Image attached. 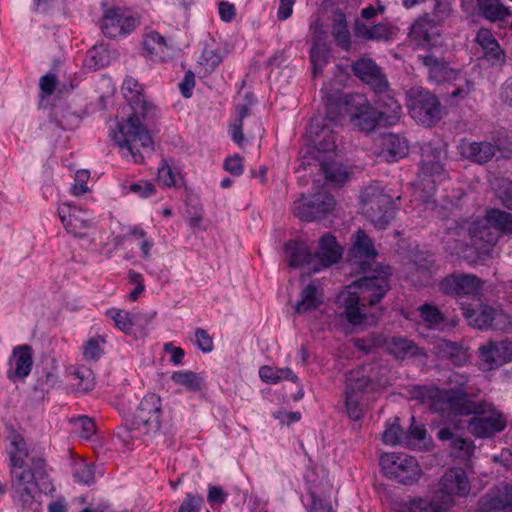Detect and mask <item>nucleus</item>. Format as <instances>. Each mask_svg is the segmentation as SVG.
Returning <instances> with one entry per match:
<instances>
[{
	"mask_svg": "<svg viewBox=\"0 0 512 512\" xmlns=\"http://www.w3.org/2000/svg\"><path fill=\"white\" fill-rule=\"evenodd\" d=\"M73 376L78 380L79 390L87 392L94 388V374L91 369L83 366L78 367L74 370Z\"/></svg>",
	"mask_w": 512,
	"mask_h": 512,
	"instance_id": "51",
	"label": "nucleus"
},
{
	"mask_svg": "<svg viewBox=\"0 0 512 512\" xmlns=\"http://www.w3.org/2000/svg\"><path fill=\"white\" fill-rule=\"evenodd\" d=\"M380 147L379 155L388 162H396L404 158L409 152V145L406 138L397 134H383L378 139Z\"/></svg>",
	"mask_w": 512,
	"mask_h": 512,
	"instance_id": "26",
	"label": "nucleus"
},
{
	"mask_svg": "<svg viewBox=\"0 0 512 512\" xmlns=\"http://www.w3.org/2000/svg\"><path fill=\"white\" fill-rule=\"evenodd\" d=\"M355 76L369 85L375 93L381 95L388 91L389 83L386 75L375 61L369 57H361L352 64Z\"/></svg>",
	"mask_w": 512,
	"mask_h": 512,
	"instance_id": "16",
	"label": "nucleus"
},
{
	"mask_svg": "<svg viewBox=\"0 0 512 512\" xmlns=\"http://www.w3.org/2000/svg\"><path fill=\"white\" fill-rule=\"evenodd\" d=\"M58 214L66 231L74 237L84 238L93 228L91 214L80 207L63 203L58 208Z\"/></svg>",
	"mask_w": 512,
	"mask_h": 512,
	"instance_id": "15",
	"label": "nucleus"
},
{
	"mask_svg": "<svg viewBox=\"0 0 512 512\" xmlns=\"http://www.w3.org/2000/svg\"><path fill=\"white\" fill-rule=\"evenodd\" d=\"M202 503V496L189 493L181 503L178 512H199Z\"/></svg>",
	"mask_w": 512,
	"mask_h": 512,
	"instance_id": "58",
	"label": "nucleus"
},
{
	"mask_svg": "<svg viewBox=\"0 0 512 512\" xmlns=\"http://www.w3.org/2000/svg\"><path fill=\"white\" fill-rule=\"evenodd\" d=\"M171 380L190 392H198L203 387V379L193 371H176L172 374Z\"/></svg>",
	"mask_w": 512,
	"mask_h": 512,
	"instance_id": "40",
	"label": "nucleus"
},
{
	"mask_svg": "<svg viewBox=\"0 0 512 512\" xmlns=\"http://www.w3.org/2000/svg\"><path fill=\"white\" fill-rule=\"evenodd\" d=\"M122 93L131 114L124 123L118 125V129L111 136L123 157L131 159L135 164H141L145 158L143 151L152 150L153 141L147 125L156 118L157 108L147 100L143 85L132 76L124 79Z\"/></svg>",
	"mask_w": 512,
	"mask_h": 512,
	"instance_id": "1",
	"label": "nucleus"
},
{
	"mask_svg": "<svg viewBox=\"0 0 512 512\" xmlns=\"http://www.w3.org/2000/svg\"><path fill=\"white\" fill-rule=\"evenodd\" d=\"M454 505L449 497L438 498L435 494L431 499L414 498L408 502L396 504L393 512H448Z\"/></svg>",
	"mask_w": 512,
	"mask_h": 512,
	"instance_id": "24",
	"label": "nucleus"
},
{
	"mask_svg": "<svg viewBox=\"0 0 512 512\" xmlns=\"http://www.w3.org/2000/svg\"><path fill=\"white\" fill-rule=\"evenodd\" d=\"M383 441L388 445L405 444L404 433L398 423H393L388 426L383 432Z\"/></svg>",
	"mask_w": 512,
	"mask_h": 512,
	"instance_id": "55",
	"label": "nucleus"
},
{
	"mask_svg": "<svg viewBox=\"0 0 512 512\" xmlns=\"http://www.w3.org/2000/svg\"><path fill=\"white\" fill-rule=\"evenodd\" d=\"M470 492V483L466 472L462 468L447 470L441 477L439 488L435 492L438 498L449 497L454 502V496L464 497Z\"/></svg>",
	"mask_w": 512,
	"mask_h": 512,
	"instance_id": "18",
	"label": "nucleus"
},
{
	"mask_svg": "<svg viewBox=\"0 0 512 512\" xmlns=\"http://www.w3.org/2000/svg\"><path fill=\"white\" fill-rule=\"evenodd\" d=\"M224 168L232 175L239 176L243 173V159L238 155L229 157L225 160Z\"/></svg>",
	"mask_w": 512,
	"mask_h": 512,
	"instance_id": "63",
	"label": "nucleus"
},
{
	"mask_svg": "<svg viewBox=\"0 0 512 512\" xmlns=\"http://www.w3.org/2000/svg\"><path fill=\"white\" fill-rule=\"evenodd\" d=\"M360 198L365 217L376 228L385 229L395 214L392 197L379 183H372L362 190Z\"/></svg>",
	"mask_w": 512,
	"mask_h": 512,
	"instance_id": "7",
	"label": "nucleus"
},
{
	"mask_svg": "<svg viewBox=\"0 0 512 512\" xmlns=\"http://www.w3.org/2000/svg\"><path fill=\"white\" fill-rule=\"evenodd\" d=\"M371 346L383 348L396 359H404L417 354V346L415 343L404 337H385L381 334L374 335L372 336Z\"/></svg>",
	"mask_w": 512,
	"mask_h": 512,
	"instance_id": "23",
	"label": "nucleus"
},
{
	"mask_svg": "<svg viewBox=\"0 0 512 512\" xmlns=\"http://www.w3.org/2000/svg\"><path fill=\"white\" fill-rule=\"evenodd\" d=\"M138 23V19L129 11L119 7H111L103 13L101 30L105 36L115 39L129 35Z\"/></svg>",
	"mask_w": 512,
	"mask_h": 512,
	"instance_id": "14",
	"label": "nucleus"
},
{
	"mask_svg": "<svg viewBox=\"0 0 512 512\" xmlns=\"http://www.w3.org/2000/svg\"><path fill=\"white\" fill-rule=\"evenodd\" d=\"M354 32L359 38L373 41H387L392 39L395 34L394 28L383 22L376 25H369L356 21Z\"/></svg>",
	"mask_w": 512,
	"mask_h": 512,
	"instance_id": "31",
	"label": "nucleus"
},
{
	"mask_svg": "<svg viewBox=\"0 0 512 512\" xmlns=\"http://www.w3.org/2000/svg\"><path fill=\"white\" fill-rule=\"evenodd\" d=\"M105 338L103 336H94L83 343V357L87 361H97L102 356L104 350Z\"/></svg>",
	"mask_w": 512,
	"mask_h": 512,
	"instance_id": "44",
	"label": "nucleus"
},
{
	"mask_svg": "<svg viewBox=\"0 0 512 512\" xmlns=\"http://www.w3.org/2000/svg\"><path fill=\"white\" fill-rule=\"evenodd\" d=\"M467 232L471 245L483 255L489 253L499 238L498 232L488 219V213L485 218L470 223Z\"/></svg>",
	"mask_w": 512,
	"mask_h": 512,
	"instance_id": "17",
	"label": "nucleus"
},
{
	"mask_svg": "<svg viewBox=\"0 0 512 512\" xmlns=\"http://www.w3.org/2000/svg\"><path fill=\"white\" fill-rule=\"evenodd\" d=\"M423 401H429L431 409L436 412H449L455 415H470L475 411L477 402L468 398L462 389L442 390L435 387L420 389Z\"/></svg>",
	"mask_w": 512,
	"mask_h": 512,
	"instance_id": "8",
	"label": "nucleus"
},
{
	"mask_svg": "<svg viewBox=\"0 0 512 512\" xmlns=\"http://www.w3.org/2000/svg\"><path fill=\"white\" fill-rule=\"evenodd\" d=\"M419 311L420 317L430 328L437 327L443 321L442 313L435 306L424 304Z\"/></svg>",
	"mask_w": 512,
	"mask_h": 512,
	"instance_id": "52",
	"label": "nucleus"
},
{
	"mask_svg": "<svg viewBox=\"0 0 512 512\" xmlns=\"http://www.w3.org/2000/svg\"><path fill=\"white\" fill-rule=\"evenodd\" d=\"M326 87L321 89L326 101L325 118L315 117L311 120L307 127V137L314 145L319 153L331 154L336 150V132L334 127L342 118V103L340 96L335 94H327Z\"/></svg>",
	"mask_w": 512,
	"mask_h": 512,
	"instance_id": "4",
	"label": "nucleus"
},
{
	"mask_svg": "<svg viewBox=\"0 0 512 512\" xmlns=\"http://www.w3.org/2000/svg\"><path fill=\"white\" fill-rule=\"evenodd\" d=\"M388 274L386 272L361 278L348 285L341 291L336 303L343 308L342 315L352 325H358L365 319L361 306H372L379 302L389 290Z\"/></svg>",
	"mask_w": 512,
	"mask_h": 512,
	"instance_id": "3",
	"label": "nucleus"
},
{
	"mask_svg": "<svg viewBox=\"0 0 512 512\" xmlns=\"http://www.w3.org/2000/svg\"><path fill=\"white\" fill-rule=\"evenodd\" d=\"M335 207L334 197L326 192H319L310 197H301L293 205V213L303 221H315L324 218Z\"/></svg>",
	"mask_w": 512,
	"mask_h": 512,
	"instance_id": "13",
	"label": "nucleus"
},
{
	"mask_svg": "<svg viewBox=\"0 0 512 512\" xmlns=\"http://www.w3.org/2000/svg\"><path fill=\"white\" fill-rule=\"evenodd\" d=\"M226 499L227 494L220 486H209L207 500L211 506L221 505L225 503Z\"/></svg>",
	"mask_w": 512,
	"mask_h": 512,
	"instance_id": "64",
	"label": "nucleus"
},
{
	"mask_svg": "<svg viewBox=\"0 0 512 512\" xmlns=\"http://www.w3.org/2000/svg\"><path fill=\"white\" fill-rule=\"evenodd\" d=\"M332 34L335 41L339 46L348 49L350 46V32L346 25L345 15L342 13L336 14L333 19Z\"/></svg>",
	"mask_w": 512,
	"mask_h": 512,
	"instance_id": "43",
	"label": "nucleus"
},
{
	"mask_svg": "<svg viewBox=\"0 0 512 512\" xmlns=\"http://www.w3.org/2000/svg\"><path fill=\"white\" fill-rule=\"evenodd\" d=\"M436 348L439 356L450 359L455 365H463L468 359L467 350L456 342L441 339Z\"/></svg>",
	"mask_w": 512,
	"mask_h": 512,
	"instance_id": "37",
	"label": "nucleus"
},
{
	"mask_svg": "<svg viewBox=\"0 0 512 512\" xmlns=\"http://www.w3.org/2000/svg\"><path fill=\"white\" fill-rule=\"evenodd\" d=\"M7 378L12 382L23 381L31 373L33 366V350L27 344L13 348L8 360Z\"/></svg>",
	"mask_w": 512,
	"mask_h": 512,
	"instance_id": "19",
	"label": "nucleus"
},
{
	"mask_svg": "<svg viewBox=\"0 0 512 512\" xmlns=\"http://www.w3.org/2000/svg\"><path fill=\"white\" fill-rule=\"evenodd\" d=\"M228 55V50L216 43L206 44L200 56L199 64L206 72H213Z\"/></svg>",
	"mask_w": 512,
	"mask_h": 512,
	"instance_id": "34",
	"label": "nucleus"
},
{
	"mask_svg": "<svg viewBox=\"0 0 512 512\" xmlns=\"http://www.w3.org/2000/svg\"><path fill=\"white\" fill-rule=\"evenodd\" d=\"M383 474L400 484L412 485L419 481L423 472L415 457L405 453H385L380 457Z\"/></svg>",
	"mask_w": 512,
	"mask_h": 512,
	"instance_id": "9",
	"label": "nucleus"
},
{
	"mask_svg": "<svg viewBox=\"0 0 512 512\" xmlns=\"http://www.w3.org/2000/svg\"><path fill=\"white\" fill-rule=\"evenodd\" d=\"M321 303L322 293L314 283H311L302 290L300 301L296 305V312L301 314L315 310Z\"/></svg>",
	"mask_w": 512,
	"mask_h": 512,
	"instance_id": "38",
	"label": "nucleus"
},
{
	"mask_svg": "<svg viewBox=\"0 0 512 512\" xmlns=\"http://www.w3.org/2000/svg\"><path fill=\"white\" fill-rule=\"evenodd\" d=\"M426 436V429L423 425L414 423V417H412V424L408 430L407 435L404 437L405 445L416 446L418 443L424 440Z\"/></svg>",
	"mask_w": 512,
	"mask_h": 512,
	"instance_id": "56",
	"label": "nucleus"
},
{
	"mask_svg": "<svg viewBox=\"0 0 512 512\" xmlns=\"http://www.w3.org/2000/svg\"><path fill=\"white\" fill-rule=\"evenodd\" d=\"M353 246L356 253L361 257L374 258L376 256L374 245L363 230L357 231Z\"/></svg>",
	"mask_w": 512,
	"mask_h": 512,
	"instance_id": "46",
	"label": "nucleus"
},
{
	"mask_svg": "<svg viewBox=\"0 0 512 512\" xmlns=\"http://www.w3.org/2000/svg\"><path fill=\"white\" fill-rule=\"evenodd\" d=\"M475 41L483 49L484 58L492 66L502 67L505 64L506 54L489 29H479Z\"/></svg>",
	"mask_w": 512,
	"mask_h": 512,
	"instance_id": "27",
	"label": "nucleus"
},
{
	"mask_svg": "<svg viewBox=\"0 0 512 512\" xmlns=\"http://www.w3.org/2000/svg\"><path fill=\"white\" fill-rule=\"evenodd\" d=\"M157 180L163 186H174L176 184V175L167 163H162L158 167Z\"/></svg>",
	"mask_w": 512,
	"mask_h": 512,
	"instance_id": "59",
	"label": "nucleus"
},
{
	"mask_svg": "<svg viewBox=\"0 0 512 512\" xmlns=\"http://www.w3.org/2000/svg\"><path fill=\"white\" fill-rule=\"evenodd\" d=\"M407 106L411 117L425 127H432L441 119V103L427 90H411Z\"/></svg>",
	"mask_w": 512,
	"mask_h": 512,
	"instance_id": "11",
	"label": "nucleus"
},
{
	"mask_svg": "<svg viewBox=\"0 0 512 512\" xmlns=\"http://www.w3.org/2000/svg\"><path fill=\"white\" fill-rule=\"evenodd\" d=\"M450 447L453 451V455L459 458L469 457L474 450V445L471 440L460 437L453 439L450 443Z\"/></svg>",
	"mask_w": 512,
	"mask_h": 512,
	"instance_id": "54",
	"label": "nucleus"
},
{
	"mask_svg": "<svg viewBox=\"0 0 512 512\" xmlns=\"http://www.w3.org/2000/svg\"><path fill=\"white\" fill-rule=\"evenodd\" d=\"M472 414L475 416L469 420L468 430L478 438L491 437L506 428L504 416L491 403L477 402Z\"/></svg>",
	"mask_w": 512,
	"mask_h": 512,
	"instance_id": "10",
	"label": "nucleus"
},
{
	"mask_svg": "<svg viewBox=\"0 0 512 512\" xmlns=\"http://www.w3.org/2000/svg\"><path fill=\"white\" fill-rule=\"evenodd\" d=\"M419 59L428 68L429 76L436 83L452 80L456 77V71L450 68L445 62L440 61L433 55H422Z\"/></svg>",
	"mask_w": 512,
	"mask_h": 512,
	"instance_id": "32",
	"label": "nucleus"
},
{
	"mask_svg": "<svg viewBox=\"0 0 512 512\" xmlns=\"http://www.w3.org/2000/svg\"><path fill=\"white\" fill-rule=\"evenodd\" d=\"M482 512L507 511L512 509V486H504L497 494H487L479 501Z\"/></svg>",
	"mask_w": 512,
	"mask_h": 512,
	"instance_id": "30",
	"label": "nucleus"
},
{
	"mask_svg": "<svg viewBox=\"0 0 512 512\" xmlns=\"http://www.w3.org/2000/svg\"><path fill=\"white\" fill-rule=\"evenodd\" d=\"M123 189L127 193H133L141 198H148L155 193V187L148 181H139L131 184H123Z\"/></svg>",
	"mask_w": 512,
	"mask_h": 512,
	"instance_id": "53",
	"label": "nucleus"
},
{
	"mask_svg": "<svg viewBox=\"0 0 512 512\" xmlns=\"http://www.w3.org/2000/svg\"><path fill=\"white\" fill-rule=\"evenodd\" d=\"M90 178V173L87 170H79L75 174L74 184L71 187V193L74 196H81L88 192L87 182Z\"/></svg>",
	"mask_w": 512,
	"mask_h": 512,
	"instance_id": "57",
	"label": "nucleus"
},
{
	"mask_svg": "<svg viewBox=\"0 0 512 512\" xmlns=\"http://www.w3.org/2000/svg\"><path fill=\"white\" fill-rule=\"evenodd\" d=\"M75 425L80 430V436L89 439L96 431L95 423L87 416H81L75 420Z\"/></svg>",
	"mask_w": 512,
	"mask_h": 512,
	"instance_id": "60",
	"label": "nucleus"
},
{
	"mask_svg": "<svg viewBox=\"0 0 512 512\" xmlns=\"http://www.w3.org/2000/svg\"><path fill=\"white\" fill-rule=\"evenodd\" d=\"M332 493L333 487L331 485L323 491L318 489L311 491L312 503L309 512H336L332 506Z\"/></svg>",
	"mask_w": 512,
	"mask_h": 512,
	"instance_id": "39",
	"label": "nucleus"
},
{
	"mask_svg": "<svg viewBox=\"0 0 512 512\" xmlns=\"http://www.w3.org/2000/svg\"><path fill=\"white\" fill-rule=\"evenodd\" d=\"M480 359L487 369H493L501 364L500 349L497 344L489 343L479 348Z\"/></svg>",
	"mask_w": 512,
	"mask_h": 512,
	"instance_id": "48",
	"label": "nucleus"
},
{
	"mask_svg": "<svg viewBox=\"0 0 512 512\" xmlns=\"http://www.w3.org/2000/svg\"><path fill=\"white\" fill-rule=\"evenodd\" d=\"M106 315L112 319L115 326L123 332H130L134 326V319L128 311L111 308L107 310Z\"/></svg>",
	"mask_w": 512,
	"mask_h": 512,
	"instance_id": "47",
	"label": "nucleus"
},
{
	"mask_svg": "<svg viewBox=\"0 0 512 512\" xmlns=\"http://www.w3.org/2000/svg\"><path fill=\"white\" fill-rule=\"evenodd\" d=\"M462 310L470 325L479 329L488 328L495 317V310L487 305H480L478 309L472 308L470 305L462 306Z\"/></svg>",
	"mask_w": 512,
	"mask_h": 512,
	"instance_id": "35",
	"label": "nucleus"
},
{
	"mask_svg": "<svg viewBox=\"0 0 512 512\" xmlns=\"http://www.w3.org/2000/svg\"><path fill=\"white\" fill-rule=\"evenodd\" d=\"M72 474L75 481L85 485H90L95 480L92 467L83 460H78L73 463Z\"/></svg>",
	"mask_w": 512,
	"mask_h": 512,
	"instance_id": "49",
	"label": "nucleus"
},
{
	"mask_svg": "<svg viewBox=\"0 0 512 512\" xmlns=\"http://www.w3.org/2000/svg\"><path fill=\"white\" fill-rule=\"evenodd\" d=\"M440 27L430 21V16L424 14L412 24L409 38L416 46L429 48L437 44L440 38Z\"/></svg>",
	"mask_w": 512,
	"mask_h": 512,
	"instance_id": "21",
	"label": "nucleus"
},
{
	"mask_svg": "<svg viewBox=\"0 0 512 512\" xmlns=\"http://www.w3.org/2000/svg\"><path fill=\"white\" fill-rule=\"evenodd\" d=\"M451 11L452 9L449 2L436 0L432 13L427 14L430 16V21L440 27L450 17Z\"/></svg>",
	"mask_w": 512,
	"mask_h": 512,
	"instance_id": "50",
	"label": "nucleus"
},
{
	"mask_svg": "<svg viewBox=\"0 0 512 512\" xmlns=\"http://www.w3.org/2000/svg\"><path fill=\"white\" fill-rule=\"evenodd\" d=\"M500 189H504L503 192H497L500 201L506 208L512 209V184L503 179L500 181Z\"/></svg>",
	"mask_w": 512,
	"mask_h": 512,
	"instance_id": "62",
	"label": "nucleus"
},
{
	"mask_svg": "<svg viewBox=\"0 0 512 512\" xmlns=\"http://www.w3.org/2000/svg\"><path fill=\"white\" fill-rule=\"evenodd\" d=\"M321 170L326 179L335 184L343 183L348 177V172L345 167L335 161L321 162Z\"/></svg>",
	"mask_w": 512,
	"mask_h": 512,
	"instance_id": "45",
	"label": "nucleus"
},
{
	"mask_svg": "<svg viewBox=\"0 0 512 512\" xmlns=\"http://www.w3.org/2000/svg\"><path fill=\"white\" fill-rule=\"evenodd\" d=\"M386 103L389 110H377L364 97L357 95L352 97L349 104L351 107L350 121L360 131L371 132L378 124L394 125L400 119L401 106L391 97Z\"/></svg>",
	"mask_w": 512,
	"mask_h": 512,
	"instance_id": "6",
	"label": "nucleus"
},
{
	"mask_svg": "<svg viewBox=\"0 0 512 512\" xmlns=\"http://www.w3.org/2000/svg\"><path fill=\"white\" fill-rule=\"evenodd\" d=\"M313 256H315L313 272H318L322 268L337 263L342 256V248L334 236L325 234L320 239L319 251Z\"/></svg>",
	"mask_w": 512,
	"mask_h": 512,
	"instance_id": "25",
	"label": "nucleus"
},
{
	"mask_svg": "<svg viewBox=\"0 0 512 512\" xmlns=\"http://www.w3.org/2000/svg\"><path fill=\"white\" fill-rule=\"evenodd\" d=\"M481 288V280L474 275L452 274L440 283V289L445 294L458 297L465 295H477Z\"/></svg>",
	"mask_w": 512,
	"mask_h": 512,
	"instance_id": "22",
	"label": "nucleus"
},
{
	"mask_svg": "<svg viewBox=\"0 0 512 512\" xmlns=\"http://www.w3.org/2000/svg\"><path fill=\"white\" fill-rule=\"evenodd\" d=\"M9 446L6 452L9 457L11 497L15 506L22 511H36L40 503L37 501V483L35 475L44 470V460L29 458L26 442L21 434L12 431L8 436Z\"/></svg>",
	"mask_w": 512,
	"mask_h": 512,
	"instance_id": "2",
	"label": "nucleus"
},
{
	"mask_svg": "<svg viewBox=\"0 0 512 512\" xmlns=\"http://www.w3.org/2000/svg\"><path fill=\"white\" fill-rule=\"evenodd\" d=\"M375 375L376 372L371 366H361L347 373L344 391L345 411L351 420L356 421L363 417L364 395L368 389L384 385L381 380H375Z\"/></svg>",
	"mask_w": 512,
	"mask_h": 512,
	"instance_id": "5",
	"label": "nucleus"
},
{
	"mask_svg": "<svg viewBox=\"0 0 512 512\" xmlns=\"http://www.w3.org/2000/svg\"><path fill=\"white\" fill-rule=\"evenodd\" d=\"M161 408V399L158 395L151 393L144 396L131 420V429L144 434L158 431L161 425Z\"/></svg>",
	"mask_w": 512,
	"mask_h": 512,
	"instance_id": "12",
	"label": "nucleus"
},
{
	"mask_svg": "<svg viewBox=\"0 0 512 512\" xmlns=\"http://www.w3.org/2000/svg\"><path fill=\"white\" fill-rule=\"evenodd\" d=\"M195 339L198 347L203 352H210L213 349V341L206 330L198 328L195 331Z\"/></svg>",
	"mask_w": 512,
	"mask_h": 512,
	"instance_id": "61",
	"label": "nucleus"
},
{
	"mask_svg": "<svg viewBox=\"0 0 512 512\" xmlns=\"http://www.w3.org/2000/svg\"><path fill=\"white\" fill-rule=\"evenodd\" d=\"M143 50L152 60L162 61L166 57L167 44L162 35L156 31L146 34L143 39Z\"/></svg>",
	"mask_w": 512,
	"mask_h": 512,
	"instance_id": "36",
	"label": "nucleus"
},
{
	"mask_svg": "<svg viewBox=\"0 0 512 512\" xmlns=\"http://www.w3.org/2000/svg\"><path fill=\"white\" fill-rule=\"evenodd\" d=\"M285 253L289 266L293 268L307 266L309 270L313 271L315 256H313L305 243L289 241L285 245Z\"/></svg>",
	"mask_w": 512,
	"mask_h": 512,
	"instance_id": "29",
	"label": "nucleus"
},
{
	"mask_svg": "<svg viewBox=\"0 0 512 512\" xmlns=\"http://www.w3.org/2000/svg\"><path fill=\"white\" fill-rule=\"evenodd\" d=\"M447 174L441 163V150L431 144L421 147L420 177L422 180L431 179L432 183L442 181Z\"/></svg>",
	"mask_w": 512,
	"mask_h": 512,
	"instance_id": "20",
	"label": "nucleus"
},
{
	"mask_svg": "<svg viewBox=\"0 0 512 512\" xmlns=\"http://www.w3.org/2000/svg\"><path fill=\"white\" fill-rule=\"evenodd\" d=\"M479 14L491 21H504L511 15V11L500 0H476Z\"/></svg>",
	"mask_w": 512,
	"mask_h": 512,
	"instance_id": "33",
	"label": "nucleus"
},
{
	"mask_svg": "<svg viewBox=\"0 0 512 512\" xmlns=\"http://www.w3.org/2000/svg\"><path fill=\"white\" fill-rule=\"evenodd\" d=\"M498 147L490 142L463 141L460 145L461 155L472 162L484 164L489 162L496 154Z\"/></svg>",
	"mask_w": 512,
	"mask_h": 512,
	"instance_id": "28",
	"label": "nucleus"
},
{
	"mask_svg": "<svg viewBox=\"0 0 512 512\" xmlns=\"http://www.w3.org/2000/svg\"><path fill=\"white\" fill-rule=\"evenodd\" d=\"M488 219L498 232V234H512V214L499 209H490L487 211Z\"/></svg>",
	"mask_w": 512,
	"mask_h": 512,
	"instance_id": "42",
	"label": "nucleus"
},
{
	"mask_svg": "<svg viewBox=\"0 0 512 512\" xmlns=\"http://www.w3.org/2000/svg\"><path fill=\"white\" fill-rule=\"evenodd\" d=\"M259 376L262 381L270 384H275L283 379L293 382H296L298 379L290 368L274 369L270 366H262L259 369Z\"/></svg>",
	"mask_w": 512,
	"mask_h": 512,
	"instance_id": "41",
	"label": "nucleus"
}]
</instances>
